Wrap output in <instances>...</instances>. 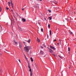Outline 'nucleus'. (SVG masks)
Returning <instances> with one entry per match:
<instances>
[{
  "mask_svg": "<svg viewBox=\"0 0 76 76\" xmlns=\"http://www.w3.org/2000/svg\"><path fill=\"white\" fill-rule=\"evenodd\" d=\"M31 49L32 48H31V47L29 46H26L24 48V50L25 52H26L27 54H29V50Z\"/></svg>",
  "mask_w": 76,
  "mask_h": 76,
  "instance_id": "f257e3e1",
  "label": "nucleus"
},
{
  "mask_svg": "<svg viewBox=\"0 0 76 76\" xmlns=\"http://www.w3.org/2000/svg\"><path fill=\"white\" fill-rule=\"evenodd\" d=\"M28 67L29 69V71L30 72V76H32V70H31V66H30V65H29V63L28 64Z\"/></svg>",
  "mask_w": 76,
  "mask_h": 76,
  "instance_id": "f03ea898",
  "label": "nucleus"
},
{
  "mask_svg": "<svg viewBox=\"0 0 76 76\" xmlns=\"http://www.w3.org/2000/svg\"><path fill=\"white\" fill-rule=\"evenodd\" d=\"M39 55H41V56H42V57H45V55H44V53L42 50H41L39 53Z\"/></svg>",
  "mask_w": 76,
  "mask_h": 76,
  "instance_id": "7ed1b4c3",
  "label": "nucleus"
},
{
  "mask_svg": "<svg viewBox=\"0 0 76 76\" xmlns=\"http://www.w3.org/2000/svg\"><path fill=\"white\" fill-rule=\"evenodd\" d=\"M50 48H51V49H53V50H55V48L53 46H50Z\"/></svg>",
  "mask_w": 76,
  "mask_h": 76,
  "instance_id": "20e7f679",
  "label": "nucleus"
},
{
  "mask_svg": "<svg viewBox=\"0 0 76 76\" xmlns=\"http://www.w3.org/2000/svg\"><path fill=\"white\" fill-rule=\"evenodd\" d=\"M11 6H12V8L13 7V3H12V0H11Z\"/></svg>",
  "mask_w": 76,
  "mask_h": 76,
  "instance_id": "39448f33",
  "label": "nucleus"
},
{
  "mask_svg": "<svg viewBox=\"0 0 76 76\" xmlns=\"http://www.w3.org/2000/svg\"><path fill=\"white\" fill-rule=\"evenodd\" d=\"M49 50L50 53H53V50H51V49L49 48Z\"/></svg>",
  "mask_w": 76,
  "mask_h": 76,
  "instance_id": "423d86ee",
  "label": "nucleus"
},
{
  "mask_svg": "<svg viewBox=\"0 0 76 76\" xmlns=\"http://www.w3.org/2000/svg\"><path fill=\"white\" fill-rule=\"evenodd\" d=\"M22 20H23V22H25L26 21V20L24 18H21Z\"/></svg>",
  "mask_w": 76,
  "mask_h": 76,
  "instance_id": "0eeeda50",
  "label": "nucleus"
},
{
  "mask_svg": "<svg viewBox=\"0 0 76 76\" xmlns=\"http://www.w3.org/2000/svg\"><path fill=\"white\" fill-rule=\"evenodd\" d=\"M19 47L20 48H22V45L20 44H19Z\"/></svg>",
  "mask_w": 76,
  "mask_h": 76,
  "instance_id": "6e6552de",
  "label": "nucleus"
},
{
  "mask_svg": "<svg viewBox=\"0 0 76 76\" xmlns=\"http://www.w3.org/2000/svg\"><path fill=\"white\" fill-rule=\"evenodd\" d=\"M37 41L38 42H40V40H39V39H38V37H37Z\"/></svg>",
  "mask_w": 76,
  "mask_h": 76,
  "instance_id": "1a4fd4ad",
  "label": "nucleus"
},
{
  "mask_svg": "<svg viewBox=\"0 0 76 76\" xmlns=\"http://www.w3.org/2000/svg\"><path fill=\"white\" fill-rule=\"evenodd\" d=\"M8 4L9 6H10V2H8Z\"/></svg>",
  "mask_w": 76,
  "mask_h": 76,
  "instance_id": "9d476101",
  "label": "nucleus"
},
{
  "mask_svg": "<svg viewBox=\"0 0 76 76\" xmlns=\"http://www.w3.org/2000/svg\"><path fill=\"white\" fill-rule=\"evenodd\" d=\"M18 29L20 31H22L23 30V29H22V28L20 27H18Z\"/></svg>",
  "mask_w": 76,
  "mask_h": 76,
  "instance_id": "9b49d317",
  "label": "nucleus"
},
{
  "mask_svg": "<svg viewBox=\"0 0 76 76\" xmlns=\"http://www.w3.org/2000/svg\"><path fill=\"white\" fill-rule=\"evenodd\" d=\"M30 59H31V61L32 62H33V61H34V60H33V58H32L31 57L30 58Z\"/></svg>",
  "mask_w": 76,
  "mask_h": 76,
  "instance_id": "f8f14e48",
  "label": "nucleus"
},
{
  "mask_svg": "<svg viewBox=\"0 0 76 76\" xmlns=\"http://www.w3.org/2000/svg\"><path fill=\"white\" fill-rule=\"evenodd\" d=\"M27 42H28V43H30V42H31V39H29L27 41Z\"/></svg>",
  "mask_w": 76,
  "mask_h": 76,
  "instance_id": "ddd939ff",
  "label": "nucleus"
},
{
  "mask_svg": "<svg viewBox=\"0 0 76 76\" xmlns=\"http://www.w3.org/2000/svg\"><path fill=\"white\" fill-rule=\"evenodd\" d=\"M48 18L49 19H50V20H51V19H52V17H49Z\"/></svg>",
  "mask_w": 76,
  "mask_h": 76,
  "instance_id": "4468645a",
  "label": "nucleus"
},
{
  "mask_svg": "<svg viewBox=\"0 0 76 76\" xmlns=\"http://www.w3.org/2000/svg\"><path fill=\"white\" fill-rule=\"evenodd\" d=\"M53 3H55V4H57V2H56V1H53Z\"/></svg>",
  "mask_w": 76,
  "mask_h": 76,
  "instance_id": "2eb2a0df",
  "label": "nucleus"
},
{
  "mask_svg": "<svg viewBox=\"0 0 76 76\" xmlns=\"http://www.w3.org/2000/svg\"><path fill=\"white\" fill-rule=\"evenodd\" d=\"M50 35H51L52 34H51V30L50 31Z\"/></svg>",
  "mask_w": 76,
  "mask_h": 76,
  "instance_id": "dca6fc26",
  "label": "nucleus"
},
{
  "mask_svg": "<svg viewBox=\"0 0 76 76\" xmlns=\"http://www.w3.org/2000/svg\"><path fill=\"white\" fill-rule=\"evenodd\" d=\"M24 56L25 57V58L26 60H28V58H26V56H25V55H24Z\"/></svg>",
  "mask_w": 76,
  "mask_h": 76,
  "instance_id": "f3484780",
  "label": "nucleus"
},
{
  "mask_svg": "<svg viewBox=\"0 0 76 76\" xmlns=\"http://www.w3.org/2000/svg\"><path fill=\"white\" fill-rule=\"evenodd\" d=\"M68 51H70V48L69 47L68 48Z\"/></svg>",
  "mask_w": 76,
  "mask_h": 76,
  "instance_id": "a211bd4d",
  "label": "nucleus"
},
{
  "mask_svg": "<svg viewBox=\"0 0 76 76\" xmlns=\"http://www.w3.org/2000/svg\"><path fill=\"white\" fill-rule=\"evenodd\" d=\"M38 23L40 26H41V22H38Z\"/></svg>",
  "mask_w": 76,
  "mask_h": 76,
  "instance_id": "6ab92c4d",
  "label": "nucleus"
},
{
  "mask_svg": "<svg viewBox=\"0 0 76 76\" xmlns=\"http://www.w3.org/2000/svg\"><path fill=\"white\" fill-rule=\"evenodd\" d=\"M48 12H49L50 13H51V10H48Z\"/></svg>",
  "mask_w": 76,
  "mask_h": 76,
  "instance_id": "aec40b11",
  "label": "nucleus"
},
{
  "mask_svg": "<svg viewBox=\"0 0 76 76\" xmlns=\"http://www.w3.org/2000/svg\"><path fill=\"white\" fill-rule=\"evenodd\" d=\"M48 27L49 28H50V24H49L48 25Z\"/></svg>",
  "mask_w": 76,
  "mask_h": 76,
  "instance_id": "412c9836",
  "label": "nucleus"
},
{
  "mask_svg": "<svg viewBox=\"0 0 76 76\" xmlns=\"http://www.w3.org/2000/svg\"><path fill=\"white\" fill-rule=\"evenodd\" d=\"M14 42L16 44H17V45H18V42H15V41H14Z\"/></svg>",
  "mask_w": 76,
  "mask_h": 76,
  "instance_id": "4be33fe9",
  "label": "nucleus"
},
{
  "mask_svg": "<svg viewBox=\"0 0 76 76\" xmlns=\"http://www.w3.org/2000/svg\"><path fill=\"white\" fill-rule=\"evenodd\" d=\"M41 31L42 32H43V28H41Z\"/></svg>",
  "mask_w": 76,
  "mask_h": 76,
  "instance_id": "5701e85b",
  "label": "nucleus"
},
{
  "mask_svg": "<svg viewBox=\"0 0 76 76\" xmlns=\"http://www.w3.org/2000/svg\"><path fill=\"white\" fill-rule=\"evenodd\" d=\"M6 9H7V10H9V8L8 7H6Z\"/></svg>",
  "mask_w": 76,
  "mask_h": 76,
  "instance_id": "b1692460",
  "label": "nucleus"
},
{
  "mask_svg": "<svg viewBox=\"0 0 76 76\" xmlns=\"http://www.w3.org/2000/svg\"><path fill=\"white\" fill-rule=\"evenodd\" d=\"M58 57L61 58H62L61 56H60V55H58Z\"/></svg>",
  "mask_w": 76,
  "mask_h": 76,
  "instance_id": "393cba45",
  "label": "nucleus"
},
{
  "mask_svg": "<svg viewBox=\"0 0 76 76\" xmlns=\"http://www.w3.org/2000/svg\"><path fill=\"white\" fill-rule=\"evenodd\" d=\"M35 65L36 66V67H37V65L36 64H35Z\"/></svg>",
  "mask_w": 76,
  "mask_h": 76,
  "instance_id": "a878e982",
  "label": "nucleus"
},
{
  "mask_svg": "<svg viewBox=\"0 0 76 76\" xmlns=\"http://www.w3.org/2000/svg\"><path fill=\"white\" fill-rule=\"evenodd\" d=\"M1 7H0V12H1Z\"/></svg>",
  "mask_w": 76,
  "mask_h": 76,
  "instance_id": "bb28decb",
  "label": "nucleus"
},
{
  "mask_svg": "<svg viewBox=\"0 0 76 76\" xmlns=\"http://www.w3.org/2000/svg\"><path fill=\"white\" fill-rule=\"evenodd\" d=\"M18 61L20 62V63H21V62H20V59H19Z\"/></svg>",
  "mask_w": 76,
  "mask_h": 76,
  "instance_id": "cd10ccee",
  "label": "nucleus"
},
{
  "mask_svg": "<svg viewBox=\"0 0 76 76\" xmlns=\"http://www.w3.org/2000/svg\"><path fill=\"white\" fill-rule=\"evenodd\" d=\"M59 42H60V44H61V40H60V39H59Z\"/></svg>",
  "mask_w": 76,
  "mask_h": 76,
  "instance_id": "c85d7f7f",
  "label": "nucleus"
},
{
  "mask_svg": "<svg viewBox=\"0 0 76 76\" xmlns=\"http://www.w3.org/2000/svg\"><path fill=\"white\" fill-rule=\"evenodd\" d=\"M1 52H0V57L1 56Z\"/></svg>",
  "mask_w": 76,
  "mask_h": 76,
  "instance_id": "c756f323",
  "label": "nucleus"
},
{
  "mask_svg": "<svg viewBox=\"0 0 76 76\" xmlns=\"http://www.w3.org/2000/svg\"><path fill=\"white\" fill-rule=\"evenodd\" d=\"M72 34H73V33L72 32H70V34H71V35H72Z\"/></svg>",
  "mask_w": 76,
  "mask_h": 76,
  "instance_id": "7c9ffc66",
  "label": "nucleus"
},
{
  "mask_svg": "<svg viewBox=\"0 0 76 76\" xmlns=\"http://www.w3.org/2000/svg\"><path fill=\"white\" fill-rule=\"evenodd\" d=\"M56 40H56V39H55V40H54V41H53V42H54L56 41Z\"/></svg>",
  "mask_w": 76,
  "mask_h": 76,
  "instance_id": "2f4dec72",
  "label": "nucleus"
},
{
  "mask_svg": "<svg viewBox=\"0 0 76 76\" xmlns=\"http://www.w3.org/2000/svg\"><path fill=\"white\" fill-rule=\"evenodd\" d=\"M47 37L48 38V37H49V36H48V35H47Z\"/></svg>",
  "mask_w": 76,
  "mask_h": 76,
  "instance_id": "473e14b6",
  "label": "nucleus"
},
{
  "mask_svg": "<svg viewBox=\"0 0 76 76\" xmlns=\"http://www.w3.org/2000/svg\"><path fill=\"white\" fill-rule=\"evenodd\" d=\"M41 48L43 49V47L42 46H41Z\"/></svg>",
  "mask_w": 76,
  "mask_h": 76,
  "instance_id": "72a5a7b5",
  "label": "nucleus"
},
{
  "mask_svg": "<svg viewBox=\"0 0 76 76\" xmlns=\"http://www.w3.org/2000/svg\"><path fill=\"white\" fill-rule=\"evenodd\" d=\"M24 10V8H23L22 9V10Z\"/></svg>",
  "mask_w": 76,
  "mask_h": 76,
  "instance_id": "f704fd0d",
  "label": "nucleus"
},
{
  "mask_svg": "<svg viewBox=\"0 0 76 76\" xmlns=\"http://www.w3.org/2000/svg\"><path fill=\"white\" fill-rule=\"evenodd\" d=\"M23 43H24L25 44V42H23Z\"/></svg>",
  "mask_w": 76,
  "mask_h": 76,
  "instance_id": "c9c22d12",
  "label": "nucleus"
},
{
  "mask_svg": "<svg viewBox=\"0 0 76 76\" xmlns=\"http://www.w3.org/2000/svg\"><path fill=\"white\" fill-rule=\"evenodd\" d=\"M39 1H42V0H39Z\"/></svg>",
  "mask_w": 76,
  "mask_h": 76,
  "instance_id": "e433bc0d",
  "label": "nucleus"
},
{
  "mask_svg": "<svg viewBox=\"0 0 76 76\" xmlns=\"http://www.w3.org/2000/svg\"><path fill=\"white\" fill-rule=\"evenodd\" d=\"M45 20H46V18H45Z\"/></svg>",
  "mask_w": 76,
  "mask_h": 76,
  "instance_id": "4c0bfd02",
  "label": "nucleus"
},
{
  "mask_svg": "<svg viewBox=\"0 0 76 76\" xmlns=\"http://www.w3.org/2000/svg\"><path fill=\"white\" fill-rule=\"evenodd\" d=\"M11 11H12V12H13V10H11Z\"/></svg>",
  "mask_w": 76,
  "mask_h": 76,
  "instance_id": "58836bf2",
  "label": "nucleus"
},
{
  "mask_svg": "<svg viewBox=\"0 0 76 76\" xmlns=\"http://www.w3.org/2000/svg\"><path fill=\"white\" fill-rule=\"evenodd\" d=\"M57 44H58V45H59V43H57Z\"/></svg>",
  "mask_w": 76,
  "mask_h": 76,
  "instance_id": "ea45409f",
  "label": "nucleus"
},
{
  "mask_svg": "<svg viewBox=\"0 0 76 76\" xmlns=\"http://www.w3.org/2000/svg\"><path fill=\"white\" fill-rule=\"evenodd\" d=\"M23 55H24V56H25V54H24V53H23Z\"/></svg>",
  "mask_w": 76,
  "mask_h": 76,
  "instance_id": "a19ab883",
  "label": "nucleus"
},
{
  "mask_svg": "<svg viewBox=\"0 0 76 76\" xmlns=\"http://www.w3.org/2000/svg\"><path fill=\"white\" fill-rule=\"evenodd\" d=\"M53 56H55V55L53 54Z\"/></svg>",
  "mask_w": 76,
  "mask_h": 76,
  "instance_id": "79ce46f5",
  "label": "nucleus"
},
{
  "mask_svg": "<svg viewBox=\"0 0 76 76\" xmlns=\"http://www.w3.org/2000/svg\"><path fill=\"white\" fill-rule=\"evenodd\" d=\"M37 0V1H38V0Z\"/></svg>",
  "mask_w": 76,
  "mask_h": 76,
  "instance_id": "37998d69",
  "label": "nucleus"
},
{
  "mask_svg": "<svg viewBox=\"0 0 76 76\" xmlns=\"http://www.w3.org/2000/svg\"><path fill=\"white\" fill-rule=\"evenodd\" d=\"M15 76H16V74L15 75Z\"/></svg>",
  "mask_w": 76,
  "mask_h": 76,
  "instance_id": "c03bdc74",
  "label": "nucleus"
}]
</instances>
